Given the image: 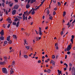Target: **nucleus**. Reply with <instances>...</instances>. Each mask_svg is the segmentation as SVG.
<instances>
[{"label": "nucleus", "mask_w": 75, "mask_h": 75, "mask_svg": "<svg viewBox=\"0 0 75 75\" xmlns=\"http://www.w3.org/2000/svg\"><path fill=\"white\" fill-rule=\"evenodd\" d=\"M2 71L3 73H6L7 74V69L6 68H3L2 69Z\"/></svg>", "instance_id": "f257e3e1"}, {"label": "nucleus", "mask_w": 75, "mask_h": 75, "mask_svg": "<svg viewBox=\"0 0 75 75\" xmlns=\"http://www.w3.org/2000/svg\"><path fill=\"white\" fill-rule=\"evenodd\" d=\"M71 45H69L68 46V47L67 48V51H70L71 49Z\"/></svg>", "instance_id": "f03ea898"}, {"label": "nucleus", "mask_w": 75, "mask_h": 75, "mask_svg": "<svg viewBox=\"0 0 75 75\" xmlns=\"http://www.w3.org/2000/svg\"><path fill=\"white\" fill-rule=\"evenodd\" d=\"M39 34L40 35H42V32H41V28H39Z\"/></svg>", "instance_id": "7ed1b4c3"}, {"label": "nucleus", "mask_w": 75, "mask_h": 75, "mask_svg": "<svg viewBox=\"0 0 75 75\" xmlns=\"http://www.w3.org/2000/svg\"><path fill=\"white\" fill-rule=\"evenodd\" d=\"M18 7V5L17 4L13 8H15V9H17Z\"/></svg>", "instance_id": "20e7f679"}, {"label": "nucleus", "mask_w": 75, "mask_h": 75, "mask_svg": "<svg viewBox=\"0 0 75 75\" xmlns=\"http://www.w3.org/2000/svg\"><path fill=\"white\" fill-rule=\"evenodd\" d=\"M23 14H24V15L25 14V15H27V16L29 15L28 13V11H27L26 12H24Z\"/></svg>", "instance_id": "39448f33"}, {"label": "nucleus", "mask_w": 75, "mask_h": 75, "mask_svg": "<svg viewBox=\"0 0 75 75\" xmlns=\"http://www.w3.org/2000/svg\"><path fill=\"white\" fill-rule=\"evenodd\" d=\"M22 17L23 21H24L25 19V15H24V14H23Z\"/></svg>", "instance_id": "423d86ee"}, {"label": "nucleus", "mask_w": 75, "mask_h": 75, "mask_svg": "<svg viewBox=\"0 0 75 75\" xmlns=\"http://www.w3.org/2000/svg\"><path fill=\"white\" fill-rule=\"evenodd\" d=\"M16 13V10H13L12 12V14L13 15H14L15 13Z\"/></svg>", "instance_id": "0eeeda50"}, {"label": "nucleus", "mask_w": 75, "mask_h": 75, "mask_svg": "<svg viewBox=\"0 0 75 75\" xmlns=\"http://www.w3.org/2000/svg\"><path fill=\"white\" fill-rule=\"evenodd\" d=\"M10 36H8V37H7V40L8 41H9L10 40Z\"/></svg>", "instance_id": "6e6552de"}, {"label": "nucleus", "mask_w": 75, "mask_h": 75, "mask_svg": "<svg viewBox=\"0 0 75 75\" xmlns=\"http://www.w3.org/2000/svg\"><path fill=\"white\" fill-rule=\"evenodd\" d=\"M30 4H26V8H30Z\"/></svg>", "instance_id": "1a4fd4ad"}, {"label": "nucleus", "mask_w": 75, "mask_h": 75, "mask_svg": "<svg viewBox=\"0 0 75 75\" xmlns=\"http://www.w3.org/2000/svg\"><path fill=\"white\" fill-rule=\"evenodd\" d=\"M3 32H4V30H2V31L0 32V34L1 35H3Z\"/></svg>", "instance_id": "9d476101"}, {"label": "nucleus", "mask_w": 75, "mask_h": 75, "mask_svg": "<svg viewBox=\"0 0 75 75\" xmlns=\"http://www.w3.org/2000/svg\"><path fill=\"white\" fill-rule=\"evenodd\" d=\"M23 56L26 59H27L28 58V56H27V55H24Z\"/></svg>", "instance_id": "9b49d317"}, {"label": "nucleus", "mask_w": 75, "mask_h": 75, "mask_svg": "<svg viewBox=\"0 0 75 75\" xmlns=\"http://www.w3.org/2000/svg\"><path fill=\"white\" fill-rule=\"evenodd\" d=\"M35 1H36V0H31V1L30 3H31V4H33V3H34V2H35Z\"/></svg>", "instance_id": "f8f14e48"}, {"label": "nucleus", "mask_w": 75, "mask_h": 75, "mask_svg": "<svg viewBox=\"0 0 75 75\" xmlns=\"http://www.w3.org/2000/svg\"><path fill=\"white\" fill-rule=\"evenodd\" d=\"M13 37L14 39H15V40H16V39H17V36L16 35H13Z\"/></svg>", "instance_id": "ddd939ff"}, {"label": "nucleus", "mask_w": 75, "mask_h": 75, "mask_svg": "<svg viewBox=\"0 0 75 75\" xmlns=\"http://www.w3.org/2000/svg\"><path fill=\"white\" fill-rule=\"evenodd\" d=\"M19 24H20V22L19 21H18L16 24V26L17 27H18V26L19 25Z\"/></svg>", "instance_id": "4468645a"}, {"label": "nucleus", "mask_w": 75, "mask_h": 75, "mask_svg": "<svg viewBox=\"0 0 75 75\" xmlns=\"http://www.w3.org/2000/svg\"><path fill=\"white\" fill-rule=\"evenodd\" d=\"M8 58L7 57H4V60L5 61L7 62V59Z\"/></svg>", "instance_id": "2eb2a0df"}, {"label": "nucleus", "mask_w": 75, "mask_h": 75, "mask_svg": "<svg viewBox=\"0 0 75 75\" xmlns=\"http://www.w3.org/2000/svg\"><path fill=\"white\" fill-rule=\"evenodd\" d=\"M12 25H16V22H13L12 23Z\"/></svg>", "instance_id": "dca6fc26"}, {"label": "nucleus", "mask_w": 75, "mask_h": 75, "mask_svg": "<svg viewBox=\"0 0 75 75\" xmlns=\"http://www.w3.org/2000/svg\"><path fill=\"white\" fill-rule=\"evenodd\" d=\"M0 39L1 40H4V37L3 36L0 37Z\"/></svg>", "instance_id": "f3484780"}, {"label": "nucleus", "mask_w": 75, "mask_h": 75, "mask_svg": "<svg viewBox=\"0 0 75 75\" xmlns=\"http://www.w3.org/2000/svg\"><path fill=\"white\" fill-rule=\"evenodd\" d=\"M8 41V43H9L10 44H12V41L11 40H10L9 41Z\"/></svg>", "instance_id": "a211bd4d"}, {"label": "nucleus", "mask_w": 75, "mask_h": 75, "mask_svg": "<svg viewBox=\"0 0 75 75\" xmlns=\"http://www.w3.org/2000/svg\"><path fill=\"white\" fill-rule=\"evenodd\" d=\"M35 13V12L34 11V10H33L32 12L31 13V14H32V15H34V14Z\"/></svg>", "instance_id": "6ab92c4d"}, {"label": "nucleus", "mask_w": 75, "mask_h": 75, "mask_svg": "<svg viewBox=\"0 0 75 75\" xmlns=\"http://www.w3.org/2000/svg\"><path fill=\"white\" fill-rule=\"evenodd\" d=\"M47 14H49V13H50V11H49V9H47Z\"/></svg>", "instance_id": "aec40b11"}, {"label": "nucleus", "mask_w": 75, "mask_h": 75, "mask_svg": "<svg viewBox=\"0 0 75 75\" xmlns=\"http://www.w3.org/2000/svg\"><path fill=\"white\" fill-rule=\"evenodd\" d=\"M51 70L50 69H48L47 70V73H50Z\"/></svg>", "instance_id": "412c9836"}, {"label": "nucleus", "mask_w": 75, "mask_h": 75, "mask_svg": "<svg viewBox=\"0 0 75 75\" xmlns=\"http://www.w3.org/2000/svg\"><path fill=\"white\" fill-rule=\"evenodd\" d=\"M10 72H11L10 74H12L13 73H14V71L13 70L12 71V70H11Z\"/></svg>", "instance_id": "4be33fe9"}, {"label": "nucleus", "mask_w": 75, "mask_h": 75, "mask_svg": "<svg viewBox=\"0 0 75 75\" xmlns=\"http://www.w3.org/2000/svg\"><path fill=\"white\" fill-rule=\"evenodd\" d=\"M29 47H30V46H25L26 48H27V50H29Z\"/></svg>", "instance_id": "5701e85b"}, {"label": "nucleus", "mask_w": 75, "mask_h": 75, "mask_svg": "<svg viewBox=\"0 0 75 75\" xmlns=\"http://www.w3.org/2000/svg\"><path fill=\"white\" fill-rule=\"evenodd\" d=\"M18 18H16L15 19L14 21L16 22V21H18Z\"/></svg>", "instance_id": "b1692460"}, {"label": "nucleus", "mask_w": 75, "mask_h": 75, "mask_svg": "<svg viewBox=\"0 0 75 75\" xmlns=\"http://www.w3.org/2000/svg\"><path fill=\"white\" fill-rule=\"evenodd\" d=\"M13 64H12V65H14V64H15V63H16V62L14 61H13L12 62Z\"/></svg>", "instance_id": "393cba45"}, {"label": "nucleus", "mask_w": 75, "mask_h": 75, "mask_svg": "<svg viewBox=\"0 0 75 75\" xmlns=\"http://www.w3.org/2000/svg\"><path fill=\"white\" fill-rule=\"evenodd\" d=\"M66 15V12L65 11H64L63 13V16H65Z\"/></svg>", "instance_id": "a878e982"}, {"label": "nucleus", "mask_w": 75, "mask_h": 75, "mask_svg": "<svg viewBox=\"0 0 75 75\" xmlns=\"http://www.w3.org/2000/svg\"><path fill=\"white\" fill-rule=\"evenodd\" d=\"M13 3H11V4L9 5L10 6L12 7V6H13Z\"/></svg>", "instance_id": "bb28decb"}, {"label": "nucleus", "mask_w": 75, "mask_h": 75, "mask_svg": "<svg viewBox=\"0 0 75 75\" xmlns=\"http://www.w3.org/2000/svg\"><path fill=\"white\" fill-rule=\"evenodd\" d=\"M64 65H65L66 66V68H67V67H68V64H67V63H64Z\"/></svg>", "instance_id": "cd10ccee"}, {"label": "nucleus", "mask_w": 75, "mask_h": 75, "mask_svg": "<svg viewBox=\"0 0 75 75\" xmlns=\"http://www.w3.org/2000/svg\"><path fill=\"white\" fill-rule=\"evenodd\" d=\"M6 21H11V19L10 18H9L6 20Z\"/></svg>", "instance_id": "c85d7f7f"}, {"label": "nucleus", "mask_w": 75, "mask_h": 75, "mask_svg": "<svg viewBox=\"0 0 75 75\" xmlns=\"http://www.w3.org/2000/svg\"><path fill=\"white\" fill-rule=\"evenodd\" d=\"M63 34H64V33L63 32V31H62L61 32V35H63Z\"/></svg>", "instance_id": "c756f323"}, {"label": "nucleus", "mask_w": 75, "mask_h": 75, "mask_svg": "<svg viewBox=\"0 0 75 75\" xmlns=\"http://www.w3.org/2000/svg\"><path fill=\"white\" fill-rule=\"evenodd\" d=\"M58 5L59 6H61V3L58 2Z\"/></svg>", "instance_id": "7c9ffc66"}, {"label": "nucleus", "mask_w": 75, "mask_h": 75, "mask_svg": "<svg viewBox=\"0 0 75 75\" xmlns=\"http://www.w3.org/2000/svg\"><path fill=\"white\" fill-rule=\"evenodd\" d=\"M70 41L71 42H72V44H73V39H71V40H70Z\"/></svg>", "instance_id": "2f4dec72"}, {"label": "nucleus", "mask_w": 75, "mask_h": 75, "mask_svg": "<svg viewBox=\"0 0 75 75\" xmlns=\"http://www.w3.org/2000/svg\"><path fill=\"white\" fill-rule=\"evenodd\" d=\"M49 18L50 20H52V16H50L49 17Z\"/></svg>", "instance_id": "473e14b6"}, {"label": "nucleus", "mask_w": 75, "mask_h": 75, "mask_svg": "<svg viewBox=\"0 0 75 75\" xmlns=\"http://www.w3.org/2000/svg\"><path fill=\"white\" fill-rule=\"evenodd\" d=\"M4 44H7V41H5L4 42Z\"/></svg>", "instance_id": "72a5a7b5"}, {"label": "nucleus", "mask_w": 75, "mask_h": 75, "mask_svg": "<svg viewBox=\"0 0 75 75\" xmlns=\"http://www.w3.org/2000/svg\"><path fill=\"white\" fill-rule=\"evenodd\" d=\"M10 27V24L9 23L7 26V27L8 28H9Z\"/></svg>", "instance_id": "f704fd0d"}, {"label": "nucleus", "mask_w": 75, "mask_h": 75, "mask_svg": "<svg viewBox=\"0 0 75 75\" xmlns=\"http://www.w3.org/2000/svg\"><path fill=\"white\" fill-rule=\"evenodd\" d=\"M2 6H3V7H4V6H5V5L4 4V3H2Z\"/></svg>", "instance_id": "c9c22d12"}, {"label": "nucleus", "mask_w": 75, "mask_h": 75, "mask_svg": "<svg viewBox=\"0 0 75 75\" xmlns=\"http://www.w3.org/2000/svg\"><path fill=\"white\" fill-rule=\"evenodd\" d=\"M52 58L53 59H54V58H55V56L54 55H52Z\"/></svg>", "instance_id": "e433bc0d"}, {"label": "nucleus", "mask_w": 75, "mask_h": 75, "mask_svg": "<svg viewBox=\"0 0 75 75\" xmlns=\"http://www.w3.org/2000/svg\"><path fill=\"white\" fill-rule=\"evenodd\" d=\"M74 35H72L71 36V38H72V39H74Z\"/></svg>", "instance_id": "4c0bfd02"}, {"label": "nucleus", "mask_w": 75, "mask_h": 75, "mask_svg": "<svg viewBox=\"0 0 75 75\" xmlns=\"http://www.w3.org/2000/svg\"><path fill=\"white\" fill-rule=\"evenodd\" d=\"M74 67H72V69H71V70H72V71H74Z\"/></svg>", "instance_id": "58836bf2"}, {"label": "nucleus", "mask_w": 75, "mask_h": 75, "mask_svg": "<svg viewBox=\"0 0 75 75\" xmlns=\"http://www.w3.org/2000/svg\"><path fill=\"white\" fill-rule=\"evenodd\" d=\"M72 21H73V19H72V18H71V20H70V23H71V22H72Z\"/></svg>", "instance_id": "ea45409f"}, {"label": "nucleus", "mask_w": 75, "mask_h": 75, "mask_svg": "<svg viewBox=\"0 0 75 75\" xmlns=\"http://www.w3.org/2000/svg\"><path fill=\"white\" fill-rule=\"evenodd\" d=\"M3 63H4L3 62H1L0 63V64L1 65H3Z\"/></svg>", "instance_id": "a19ab883"}, {"label": "nucleus", "mask_w": 75, "mask_h": 75, "mask_svg": "<svg viewBox=\"0 0 75 75\" xmlns=\"http://www.w3.org/2000/svg\"><path fill=\"white\" fill-rule=\"evenodd\" d=\"M18 18H20V19H22V18H23L22 17L20 16H18Z\"/></svg>", "instance_id": "79ce46f5"}, {"label": "nucleus", "mask_w": 75, "mask_h": 75, "mask_svg": "<svg viewBox=\"0 0 75 75\" xmlns=\"http://www.w3.org/2000/svg\"><path fill=\"white\" fill-rule=\"evenodd\" d=\"M67 25H70V22H68V23L67 24Z\"/></svg>", "instance_id": "37998d69"}, {"label": "nucleus", "mask_w": 75, "mask_h": 75, "mask_svg": "<svg viewBox=\"0 0 75 75\" xmlns=\"http://www.w3.org/2000/svg\"><path fill=\"white\" fill-rule=\"evenodd\" d=\"M56 14V13L55 12V11H54L53 12V15H55Z\"/></svg>", "instance_id": "c03bdc74"}, {"label": "nucleus", "mask_w": 75, "mask_h": 75, "mask_svg": "<svg viewBox=\"0 0 75 75\" xmlns=\"http://www.w3.org/2000/svg\"><path fill=\"white\" fill-rule=\"evenodd\" d=\"M36 39H37V41H38V40H39L38 37H36Z\"/></svg>", "instance_id": "a18cd8bd"}, {"label": "nucleus", "mask_w": 75, "mask_h": 75, "mask_svg": "<svg viewBox=\"0 0 75 75\" xmlns=\"http://www.w3.org/2000/svg\"><path fill=\"white\" fill-rule=\"evenodd\" d=\"M69 65L70 66V67H72V64L71 63H69Z\"/></svg>", "instance_id": "49530a36"}, {"label": "nucleus", "mask_w": 75, "mask_h": 75, "mask_svg": "<svg viewBox=\"0 0 75 75\" xmlns=\"http://www.w3.org/2000/svg\"><path fill=\"white\" fill-rule=\"evenodd\" d=\"M62 72V71H59V72L58 73V74H61Z\"/></svg>", "instance_id": "de8ad7c7"}, {"label": "nucleus", "mask_w": 75, "mask_h": 75, "mask_svg": "<svg viewBox=\"0 0 75 75\" xmlns=\"http://www.w3.org/2000/svg\"><path fill=\"white\" fill-rule=\"evenodd\" d=\"M8 3V1H6V4H7Z\"/></svg>", "instance_id": "09e8293b"}, {"label": "nucleus", "mask_w": 75, "mask_h": 75, "mask_svg": "<svg viewBox=\"0 0 75 75\" xmlns=\"http://www.w3.org/2000/svg\"><path fill=\"white\" fill-rule=\"evenodd\" d=\"M71 24H72L71 26H72V27H74V23H71Z\"/></svg>", "instance_id": "8fccbe9b"}, {"label": "nucleus", "mask_w": 75, "mask_h": 75, "mask_svg": "<svg viewBox=\"0 0 75 75\" xmlns=\"http://www.w3.org/2000/svg\"><path fill=\"white\" fill-rule=\"evenodd\" d=\"M3 27H4V28H6V25L4 24L3 25Z\"/></svg>", "instance_id": "3c124183"}, {"label": "nucleus", "mask_w": 75, "mask_h": 75, "mask_svg": "<svg viewBox=\"0 0 75 75\" xmlns=\"http://www.w3.org/2000/svg\"><path fill=\"white\" fill-rule=\"evenodd\" d=\"M30 18H31V16H29V18H28V19L29 20H30Z\"/></svg>", "instance_id": "603ef678"}, {"label": "nucleus", "mask_w": 75, "mask_h": 75, "mask_svg": "<svg viewBox=\"0 0 75 75\" xmlns=\"http://www.w3.org/2000/svg\"><path fill=\"white\" fill-rule=\"evenodd\" d=\"M30 1H31V0H28V4L30 3Z\"/></svg>", "instance_id": "864d4df0"}, {"label": "nucleus", "mask_w": 75, "mask_h": 75, "mask_svg": "<svg viewBox=\"0 0 75 75\" xmlns=\"http://www.w3.org/2000/svg\"><path fill=\"white\" fill-rule=\"evenodd\" d=\"M14 1L16 3H17L18 2V0H14Z\"/></svg>", "instance_id": "5fc2aeb1"}, {"label": "nucleus", "mask_w": 75, "mask_h": 75, "mask_svg": "<svg viewBox=\"0 0 75 75\" xmlns=\"http://www.w3.org/2000/svg\"><path fill=\"white\" fill-rule=\"evenodd\" d=\"M70 53V52H69V51H68L67 52V54H69Z\"/></svg>", "instance_id": "6e6d98bb"}, {"label": "nucleus", "mask_w": 75, "mask_h": 75, "mask_svg": "<svg viewBox=\"0 0 75 75\" xmlns=\"http://www.w3.org/2000/svg\"><path fill=\"white\" fill-rule=\"evenodd\" d=\"M58 46V44H57V43H56L55 44V46Z\"/></svg>", "instance_id": "4d7b16f0"}, {"label": "nucleus", "mask_w": 75, "mask_h": 75, "mask_svg": "<svg viewBox=\"0 0 75 75\" xmlns=\"http://www.w3.org/2000/svg\"><path fill=\"white\" fill-rule=\"evenodd\" d=\"M22 14H23V13H20L19 14V16H21L22 15Z\"/></svg>", "instance_id": "13d9d810"}, {"label": "nucleus", "mask_w": 75, "mask_h": 75, "mask_svg": "<svg viewBox=\"0 0 75 75\" xmlns=\"http://www.w3.org/2000/svg\"><path fill=\"white\" fill-rule=\"evenodd\" d=\"M8 13V11L6 10V14H7V15L8 14V13Z\"/></svg>", "instance_id": "bf43d9fd"}, {"label": "nucleus", "mask_w": 75, "mask_h": 75, "mask_svg": "<svg viewBox=\"0 0 75 75\" xmlns=\"http://www.w3.org/2000/svg\"><path fill=\"white\" fill-rule=\"evenodd\" d=\"M52 64H55V62L54 61H53L52 63Z\"/></svg>", "instance_id": "052dcab7"}, {"label": "nucleus", "mask_w": 75, "mask_h": 75, "mask_svg": "<svg viewBox=\"0 0 75 75\" xmlns=\"http://www.w3.org/2000/svg\"><path fill=\"white\" fill-rule=\"evenodd\" d=\"M27 16H26L25 17V20H27Z\"/></svg>", "instance_id": "680f3d73"}, {"label": "nucleus", "mask_w": 75, "mask_h": 75, "mask_svg": "<svg viewBox=\"0 0 75 75\" xmlns=\"http://www.w3.org/2000/svg\"><path fill=\"white\" fill-rule=\"evenodd\" d=\"M41 60H39L38 61V63L40 64V63H41Z\"/></svg>", "instance_id": "e2e57ef3"}, {"label": "nucleus", "mask_w": 75, "mask_h": 75, "mask_svg": "<svg viewBox=\"0 0 75 75\" xmlns=\"http://www.w3.org/2000/svg\"><path fill=\"white\" fill-rule=\"evenodd\" d=\"M53 3H56V1H55V0H53Z\"/></svg>", "instance_id": "0e129e2a"}, {"label": "nucleus", "mask_w": 75, "mask_h": 75, "mask_svg": "<svg viewBox=\"0 0 75 75\" xmlns=\"http://www.w3.org/2000/svg\"><path fill=\"white\" fill-rule=\"evenodd\" d=\"M10 10H11V9L9 8V10L8 11V13H9V12H10Z\"/></svg>", "instance_id": "69168bd1"}, {"label": "nucleus", "mask_w": 75, "mask_h": 75, "mask_svg": "<svg viewBox=\"0 0 75 75\" xmlns=\"http://www.w3.org/2000/svg\"><path fill=\"white\" fill-rule=\"evenodd\" d=\"M67 2H65V3L64 4V6H66V4H67Z\"/></svg>", "instance_id": "338daca9"}, {"label": "nucleus", "mask_w": 75, "mask_h": 75, "mask_svg": "<svg viewBox=\"0 0 75 75\" xmlns=\"http://www.w3.org/2000/svg\"><path fill=\"white\" fill-rule=\"evenodd\" d=\"M42 59H44V58H45V57L44 56H43L42 57Z\"/></svg>", "instance_id": "774afa93"}]
</instances>
